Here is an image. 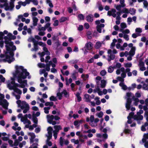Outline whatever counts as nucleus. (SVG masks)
<instances>
[{
  "instance_id": "nucleus-4",
  "label": "nucleus",
  "mask_w": 148,
  "mask_h": 148,
  "mask_svg": "<svg viewBox=\"0 0 148 148\" xmlns=\"http://www.w3.org/2000/svg\"><path fill=\"white\" fill-rule=\"evenodd\" d=\"M125 69L124 68H121L120 69H119L116 70V73L117 75L120 74L121 71L122 73L121 74V77H118L117 78L118 80L121 82L119 84L120 86L121 87L122 89L124 90H125L127 89V87L125 85L123 82L124 81V78H125L126 76V74L124 72Z\"/></svg>"
},
{
  "instance_id": "nucleus-59",
  "label": "nucleus",
  "mask_w": 148,
  "mask_h": 148,
  "mask_svg": "<svg viewBox=\"0 0 148 148\" xmlns=\"http://www.w3.org/2000/svg\"><path fill=\"white\" fill-rule=\"evenodd\" d=\"M61 72L63 75L68 76L69 74V72L68 71H66L64 73L63 71L61 70Z\"/></svg>"
},
{
  "instance_id": "nucleus-37",
  "label": "nucleus",
  "mask_w": 148,
  "mask_h": 148,
  "mask_svg": "<svg viewBox=\"0 0 148 148\" xmlns=\"http://www.w3.org/2000/svg\"><path fill=\"white\" fill-rule=\"evenodd\" d=\"M95 119H94V117L93 115H91L90 117V122L89 124L91 126H94V125L92 123V122L94 121Z\"/></svg>"
},
{
  "instance_id": "nucleus-35",
  "label": "nucleus",
  "mask_w": 148,
  "mask_h": 148,
  "mask_svg": "<svg viewBox=\"0 0 148 148\" xmlns=\"http://www.w3.org/2000/svg\"><path fill=\"white\" fill-rule=\"evenodd\" d=\"M101 87L102 88H104L106 84V81L104 79H102L101 81Z\"/></svg>"
},
{
  "instance_id": "nucleus-56",
  "label": "nucleus",
  "mask_w": 148,
  "mask_h": 148,
  "mask_svg": "<svg viewBox=\"0 0 148 148\" xmlns=\"http://www.w3.org/2000/svg\"><path fill=\"white\" fill-rule=\"evenodd\" d=\"M26 144V142L25 141H22L21 143H19V146L20 148H22L23 147V146L25 145Z\"/></svg>"
},
{
  "instance_id": "nucleus-3",
  "label": "nucleus",
  "mask_w": 148,
  "mask_h": 148,
  "mask_svg": "<svg viewBox=\"0 0 148 148\" xmlns=\"http://www.w3.org/2000/svg\"><path fill=\"white\" fill-rule=\"evenodd\" d=\"M131 98H132L134 101V104L137 106L138 103L139 101V99L137 98H136L134 95L131 92H127L126 93L125 99H126V103L125 105V107L127 110H130V105L131 103Z\"/></svg>"
},
{
  "instance_id": "nucleus-9",
  "label": "nucleus",
  "mask_w": 148,
  "mask_h": 148,
  "mask_svg": "<svg viewBox=\"0 0 148 148\" xmlns=\"http://www.w3.org/2000/svg\"><path fill=\"white\" fill-rule=\"evenodd\" d=\"M52 128L51 127H49L47 129L48 134L46 135L47 138L46 141V143L49 146H51L52 145V143L49 141V140L51 138L52 136Z\"/></svg>"
},
{
  "instance_id": "nucleus-49",
  "label": "nucleus",
  "mask_w": 148,
  "mask_h": 148,
  "mask_svg": "<svg viewBox=\"0 0 148 148\" xmlns=\"http://www.w3.org/2000/svg\"><path fill=\"white\" fill-rule=\"evenodd\" d=\"M46 2L47 3L49 6L51 8H53V5L52 3V1L50 0H47Z\"/></svg>"
},
{
  "instance_id": "nucleus-34",
  "label": "nucleus",
  "mask_w": 148,
  "mask_h": 148,
  "mask_svg": "<svg viewBox=\"0 0 148 148\" xmlns=\"http://www.w3.org/2000/svg\"><path fill=\"white\" fill-rule=\"evenodd\" d=\"M102 43L99 41L97 42L95 46V47L97 49H99L100 48L101 46Z\"/></svg>"
},
{
  "instance_id": "nucleus-44",
  "label": "nucleus",
  "mask_w": 148,
  "mask_h": 148,
  "mask_svg": "<svg viewBox=\"0 0 148 148\" xmlns=\"http://www.w3.org/2000/svg\"><path fill=\"white\" fill-rule=\"evenodd\" d=\"M115 7L117 10L118 11H120L121 8H123L125 7V5H117L116 6H115Z\"/></svg>"
},
{
  "instance_id": "nucleus-42",
  "label": "nucleus",
  "mask_w": 148,
  "mask_h": 148,
  "mask_svg": "<svg viewBox=\"0 0 148 148\" xmlns=\"http://www.w3.org/2000/svg\"><path fill=\"white\" fill-rule=\"evenodd\" d=\"M64 139L62 137H61L60 138L59 143L61 146L62 147L63 146L64 144Z\"/></svg>"
},
{
  "instance_id": "nucleus-7",
  "label": "nucleus",
  "mask_w": 148,
  "mask_h": 148,
  "mask_svg": "<svg viewBox=\"0 0 148 148\" xmlns=\"http://www.w3.org/2000/svg\"><path fill=\"white\" fill-rule=\"evenodd\" d=\"M18 107H20L21 109L23 110V112L25 114L29 110V105L24 101H21L20 100H18L16 101Z\"/></svg>"
},
{
  "instance_id": "nucleus-43",
  "label": "nucleus",
  "mask_w": 148,
  "mask_h": 148,
  "mask_svg": "<svg viewBox=\"0 0 148 148\" xmlns=\"http://www.w3.org/2000/svg\"><path fill=\"white\" fill-rule=\"evenodd\" d=\"M136 10L133 8H131L129 10V13L132 15H134L135 13Z\"/></svg>"
},
{
  "instance_id": "nucleus-15",
  "label": "nucleus",
  "mask_w": 148,
  "mask_h": 148,
  "mask_svg": "<svg viewBox=\"0 0 148 148\" xmlns=\"http://www.w3.org/2000/svg\"><path fill=\"white\" fill-rule=\"evenodd\" d=\"M81 133V132H80L78 131L76 132V135L78 136L79 142L83 143L84 142L85 139H87L88 138L87 135L82 134Z\"/></svg>"
},
{
  "instance_id": "nucleus-21",
  "label": "nucleus",
  "mask_w": 148,
  "mask_h": 148,
  "mask_svg": "<svg viewBox=\"0 0 148 148\" xmlns=\"http://www.w3.org/2000/svg\"><path fill=\"white\" fill-rule=\"evenodd\" d=\"M121 12L122 13H125L123 15L122 17L125 18L127 17V14L129 13V10L127 8H124L121 11Z\"/></svg>"
},
{
  "instance_id": "nucleus-14",
  "label": "nucleus",
  "mask_w": 148,
  "mask_h": 148,
  "mask_svg": "<svg viewBox=\"0 0 148 148\" xmlns=\"http://www.w3.org/2000/svg\"><path fill=\"white\" fill-rule=\"evenodd\" d=\"M17 87H15L13 89L14 92L12 93V95L15 97L17 100L19 99L21 97V95L22 94V91L19 89L17 88Z\"/></svg>"
},
{
  "instance_id": "nucleus-46",
  "label": "nucleus",
  "mask_w": 148,
  "mask_h": 148,
  "mask_svg": "<svg viewBox=\"0 0 148 148\" xmlns=\"http://www.w3.org/2000/svg\"><path fill=\"white\" fill-rule=\"evenodd\" d=\"M34 48H32L31 49V51H36L38 49V46L36 42L34 43Z\"/></svg>"
},
{
  "instance_id": "nucleus-17",
  "label": "nucleus",
  "mask_w": 148,
  "mask_h": 148,
  "mask_svg": "<svg viewBox=\"0 0 148 148\" xmlns=\"http://www.w3.org/2000/svg\"><path fill=\"white\" fill-rule=\"evenodd\" d=\"M18 118H21V121L23 122L24 124L26 123V122H29V120L27 119V114H25L24 116H23L22 114H19L18 115Z\"/></svg>"
},
{
  "instance_id": "nucleus-22",
  "label": "nucleus",
  "mask_w": 148,
  "mask_h": 148,
  "mask_svg": "<svg viewBox=\"0 0 148 148\" xmlns=\"http://www.w3.org/2000/svg\"><path fill=\"white\" fill-rule=\"evenodd\" d=\"M93 46V45L91 42H88L85 44L84 48H86L88 50H90L92 49Z\"/></svg>"
},
{
  "instance_id": "nucleus-64",
  "label": "nucleus",
  "mask_w": 148,
  "mask_h": 148,
  "mask_svg": "<svg viewBox=\"0 0 148 148\" xmlns=\"http://www.w3.org/2000/svg\"><path fill=\"white\" fill-rule=\"evenodd\" d=\"M37 143H34L30 146L29 148H37Z\"/></svg>"
},
{
  "instance_id": "nucleus-18",
  "label": "nucleus",
  "mask_w": 148,
  "mask_h": 148,
  "mask_svg": "<svg viewBox=\"0 0 148 148\" xmlns=\"http://www.w3.org/2000/svg\"><path fill=\"white\" fill-rule=\"evenodd\" d=\"M47 120L48 122L52 125H54L56 124V121H54V116L53 115L50 116L49 115H48L47 116Z\"/></svg>"
},
{
  "instance_id": "nucleus-52",
  "label": "nucleus",
  "mask_w": 148,
  "mask_h": 148,
  "mask_svg": "<svg viewBox=\"0 0 148 148\" xmlns=\"http://www.w3.org/2000/svg\"><path fill=\"white\" fill-rule=\"evenodd\" d=\"M32 120L36 124H37L38 123V119L33 115L32 117Z\"/></svg>"
},
{
  "instance_id": "nucleus-55",
  "label": "nucleus",
  "mask_w": 148,
  "mask_h": 148,
  "mask_svg": "<svg viewBox=\"0 0 148 148\" xmlns=\"http://www.w3.org/2000/svg\"><path fill=\"white\" fill-rule=\"evenodd\" d=\"M127 45H128V44L127 43H124L123 44V46H121V51L124 50L125 49L124 48L127 47Z\"/></svg>"
},
{
  "instance_id": "nucleus-33",
  "label": "nucleus",
  "mask_w": 148,
  "mask_h": 148,
  "mask_svg": "<svg viewBox=\"0 0 148 148\" xmlns=\"http://www.w3.org/2000/svg\"><path fill=\"white\" fill-rule=\"evenodd\" d=\"M145 62L146 64L147 65V71H145L144 72V75L145 76H147L148 75V59H146L145 60Z\"/></svg>"
},
{
  "instance_id": "nucleus-51",
  "label": "nucleus",
  "mask_w": 148,
  "mask_h": 148,
  "mask_svg": "<svg viewBox=\"0 0 148 148\" xmlns=\"http://www.w3.org/2000/svg\"><path fill=\"white\" fill-rule=\"evenodd\" d=\"M5 81V78L2 75H0V85L1 83L4 82Z\"/></svg>"
},
{
  "instance_id": "nucleus-12",
  "label": "nucleus",
  "mask_w": 148,
  "mask_h": 148,
  "mask_svg": "<svg viewBox=\"0 0 148 148\" xmlns=\"http://www.w3.org/2000/svg\"><path fill=\"white\" fill-rule=\"evenodd\" d=\"M57 60L56 58H54L53 59L52 61H50L48 63L46 64V70L49 71L50 70V66L51 65L53 67H55L56 66V64L57 63Z\"/></svg>"
},
{
  "instance_id": "nucleus-47",
  "label": "nucleus",
  "mask_w": 148,
  "mask_h": 148,
  "mask_svg": "<svg viewBox=\"0 0 148 148\" xmlns=\"http://www.w3.org/2000/svg\"><path fill=\"white\" fill-rule=\"evenodd\" d=\"M117 42V40L115 39L113 40V42L111 43L110 48L111 49H113L115 46V43Z\"/></svg>"
},
{
  "instance_id": "nucleus-32",
  "label": "nucleus",
  "mask_w": 148,
  "mask_h": 148,
  "mask_svg": "<svg viewBox=\"0 0 148 148\" xmlns=\"http://www.w3.org/2000/svg\"><path fill=\"white\" fill-rule=\"evenodd\" d=\"M101 79V77L99 76L97 77L96 78L95 81L96 82L97 86H99L100 81Z\"/></svg>"
},
{
  "instance_id": "nucleus-16",
  "label": "nucleus",
  "mask_w": 148,
  "mask_h": 148,
  "mask_svg": "<svg viewBox=\"0 0 148 148\" xmlns=\"http://www.w3.org/2000/svg\"><path fill=\"white\" fill-rule=\"evenodd\" d=\"M116 12V10L114 9H112L111 10L108 11V15L109 16H112L114 17H115L116 16V14L117 16H119L121 15V14L122 13L121 11L120 12H117L116 14L115 13Z\"/></svg>"
},
{
  "instance_id": "nucleus-45",
  "label": "nucleus",
  "mask_w": 148,
  "mask_h": 148,
  "mask_svg": "<svg viewBox=\"0 0 148 148\" xmlns=\"http://www.w3.org/2000/svg\"><path fill=\"white\" fill-rule=\"evenodd\" d=\"M80 93L79 92H77L76 95V96L77 97V100L79 102L80 101L82 100V98L80 96Z\"/></svg>"
},
{
  "instance_id": "nucleus-11",
  "label": "nucleus",
  "mask_w": 148,
  "mask_h": 148,
  "mask_svg": "<svg viewBox=\"0 0 148 148\" xmlns=\"http://www.w3.org/2000/svg\"><path fill=\"white\" fill-rule=\"evenodd\" d=\"M104 22V20L103 19H101L100 21L97 20L95 22L96 24L97 25V30L99 33H101L102 28H103L104 27V25L101 23H103Z\"/></svg>"
},
{
  "instance_id": "nucleus-24",
  "label": "nucleus",
  "mask_w": 148,
  "mask_h": 148,
  "mask_svg": "<svg viewBox=\"0 0 148 148\" xmlns=\"http://www.w3.org/2000/svg\"><path fill=\"white\" fill-rule=\"evenodd\" d=\"M136 49V47L134 46V47L131 48L130 51L129 52V54L131 56H134L135 53V51Z\"/></svg>"
},
{
  "instance_id": "nucleus-31",
  "label": "nucleus",
  "mask_w": 148,
  "mask_h": 148,
  "mask_svg": "<svg viewBox=\"0 0 148 148\" xmlns=\"http://www.w3.org/2000/svg\"><path fill=\"white\" fill-rule=\"evenodd\" d=\"M85 101L87 102H90V97L89 95L86 94L84 95Z\"/></svg>"
},
{
  "instance_id": "nucleus-53",
  "label": "nucleus",
  "mask_w": 148,
  "mask_h": 148,
  "mask_svg": "<svg viewBox=\"0 0 148 148\" xmlns=\"http://www.w3.org/2000/svg\"><path fill=\"white\" fill-rule=\"evenodd\" d=\"M38 66L40 68H45L46 67V65L44 63H39L38 64Z\"/></svg>"
},
{
  "instance_id": "nucleus-23",
  "label": "nucleus",
  "mask_w": 148,
  "mask_h": 148,
  "mask_svg": "<svg viewBox=\"0 0 148 148\" xmlns=\"http://www.w3.org/2000/svg\"><path fill=\"white\" fill-rule=\"evenodd\" d=\"M18 124L17 123L15 122L14 123V126L12 127V129L14 130L20 131L21 130V127H18Z\"/></svg>"
},
{
  "instance_id": "nucleus-39",
  "label": "nucleus",
  "mask_w": 148,
  "mask_h": 148,
  "mask_svg": "<svg viewBox=\"0 0 148 148\" xmlns=\"http://www.w3.org/2000/svg\"><path fill=\"white\" fill-rule=\"evenodd\" d=\"M128 126L127 123L125 124V127L124 130V132L126 133H129L130 132V130L128 129Z\"/></svg>"
},
{
  "instance_id": "nucleus-10",
  "label": "nucleus",
  "mask_w": 148,
  "mask_h": 148,
  "mask_svg": "<svg viewBox=\"0 0 148 148\" xmlns=\"http://www.w3.org/2000/svg\"><path fill=\"white\" fill-rule=\"evenodd\" d=\"M117 53V51L116 49H114L112 51L111 49H109L108 51V58L107 60L108 62L111 60H113L115 58L114 54Z\"/></svg>"
},
{
  "instance_id": "nucleus-2",
  "label": "nucleus",
  "mask_w": 148,
  "mask_h": 148,
  "mask_svg": "<svg viewBox=\"0 0 148 148\" xmlns=\"http://www.w3.org/2000/svg\"><path fill=\"white\" fill-rule=\"evenodd\" d=\"M15 38V36H13L12 34L10 33L8 34L7 36L4 37L7 52L5 55L2 54L0 55L1 58H3V61L10 63L14 60L15 59L13 57L14 54V51L16 50V47L13 45V42L11 40L12 39H14Z\"/></svg>"
},
{
  "instance_id": "nucleus-28",
  "label": "nucleus",
  "mask_w": 148,
  "mask_h": 148,
  "mask_svg": "<svg viewBox=\"0 0 148 148\" xmlns=\"http://www.w3.org/2000/svg\"><path fill=\"white\" fill-rule=\"evenodd\" d=\"M54 128L55 129V130L53 132L55 131L56 132L58 133L59 131L62 129V128L61 126L60 125H56L54 126Z\"/></svg>"
},
{
  "instance_id": "nucleus-6",
  "label": "nucleus",
  "mask_w": 148,
  "mask_h": 148,
  "mask_svg": "<svg viewBox=\"0 0 148 148\" xmlns=\"http://www.w3.org/2000/svg\"><path fill=\"white\" fill-rule=\"evenodd\" d=\"M134 113L133 112H131L130 113L129 115L127 116V119H128L127 122L128 123L130 124L132 122L131 119L133 118L134 119L136 120L137 123L140 124L141 121L143 119V116L141 115H140L136 114L134 115Z\"/></svg>"
},
{
  "instance_id": "nucleus-27",
  "label": "nucleus",
  "mask_w": 148,
  "mask_h": 148,
  "mask_svg": "<svg viewBox=\"0 0 148 148\" xmlns=\"http://www.w3.org/2000/svg\"><path fill=\"white\" fill-rule=\"evenodd\" d=\"M146 129L148 130V122L145 123L141 128V130L143 132L145 131Z\"/></svg>"
},
{
  "instance_id": "nucleus-54",
  "label": "nucleus",
  "mask_w": 148,
  "mask_h": 148,
  "mask_svg": "<svg viewBox=\"0 0 148 148\" xmlns=\"http://www.w3.org/2000/svg\"><path fill=\"white\" fill-rule=\"evenodd\" d=\"M50 109V108L49 107H45L44 108L45 113L47 114L49 113V110Z\"/></svg>"
},
{
  "instance_id": "nucleus-20",
  "label": "nucleus",
  "mask_w": 148,
  "mask_h": 148,
  "mask_svg": "<svg viewBox=\"0 0 148 148\" xmlns=\"http://www.w3.org/2000/svg\"><path fill=\"white\" fill-rule=\"evenodd\" d=\"M138 66L139 67L140 70L141 71H143L145 70L146 69V67L145 66L144 62L142 60H140L139 61Z\"/></svg>"
},
{
  "instance_id": "nucleus-38",
  "label": "nucleus",
  "mask_w": 148,
  "mask_h": 148,
  "mask_svg": "<svg viewBox=\"0 0 148 148\" xmlns=\"http://www.w3.org/2000/svg\"><path fill=\"white\" fill-rule=\"evenodd\" d=\"M99 120L97 118L95 119L94 121L92 122V123L94 125L93 126H91L92 127H96L97 125V123L99 121Z\"/></svg>"
},
{
  "instance_id": "nucleus-61",
  "label": "nucleus",
  "mask_w": 148,
  "mask_h": 148,
  "mask_svg": "<svg viewBox=\"0 0 148 148\" xmlns=\"http://www.w3.org/2000/svg\"><path fill=\"white\" fill-rule=\"evenodd\" d=\"M106 71L104 70H102L100 72V75L102 76H104L106 74Z\"/></svg>"
},
{
  "instance_id": "nucleus-1",
  "label": "nucleus",
  "mask_w": 148,
  "mask_h": 148,
  "mask_svg": "<svg viewBox=\"0 0 148 148\" xmlns=\"http://www.w3.org/2000/svg\"><path fill=\"white\" fill-rule=\"evenodd\" d=\"M15 70L12 73L13 77H11V81L8 80L6 82L7 87L10 90H13L15 87L23 88L27 86V81L24 79L27 77L30 79L31 77L29 73L23 66L16 65Z\"/></svg>"
},
{
  "instance_id": "nucleus-40",
  "label": "nucleus",
  "mask_w": 148,
  "mask_h": 148,
  "mask_svg": "<svg viewBox=\"0 0 148 148\" xmlns=\"http://www.w3.org/2000/svg\"><path fill=\"white\" fill-rule=\"evenodd\" d=\"M38 29L39 31H45L46 30V28L45 27H41V25H39L38 27Z\"/></svg>"
},
{
  "instance_id": "nucleus-29",
  "label": "nucleus",
  "mask_w": 148,
  "mask_h": 148,
  "mask_svg": "<svg viewBox=\"0 0 148 148\" xmlns=\"http://www.w3.org/2000/svg\"><path fill=\"white\" fill-rule=\"evenodd\" d=\"M93 16L92 14H90L86 17V20L88 22H91L93 19Z\"/></svg>"
},
{
  "instance_id": "nucleus-60",
  "label": "nucleus",
  "mask_w": 148,
  "mask_h": 148,
  "mask_svg": "<svg viewBox=\"0 0 148 148\" xmlns=\"http://www.w3.org/2000/svg\"><path fill=\"white\" fill-rule=\"evenodd\" d=\"M97 116L100 118H101L103 115V113L101 111L97 114Z\"/></svg>"
},
{
  "instance_id": "nucleus-50",
  "label": "nucleus",
  "mask_w": 148,
  "mask_h": 148,
  "mask_svg": "<svg viewBox=\"0 0 148 148\" xmlns=\"http://www.w3.org/2000/svg\"><path fill=\"white\" fill-rule=\"evenodd\" d=\"M120 31L122 32L123 34H128L130 33V30L128 29H126L124 31H123V29H120Z\"/></svg>"
},
{
  "instance_id": "nucleus-13",
  "label": "nucleus",
  "mask_w": 148,
  "mask_h": 148,
  "mask_svg": "<svg viewBox=\"0 0 148 148\" xmlns=\"http://www.w3.org/2000/svg\"><path fill=\"white\" fill-rule=\"evenodd\" d=\"M96 136L97 138V141L100 143L102 141H105L107 138L108 135L106 133L103 134H97Z\"/></svg>"
},
{
  "instance_id": "nucleus-41",
  "label": "nucleus",
  "mask_w": 148,
  "mask_h": 148,
  "mask_svg": "<svg viewBox=\"0 0 148 148\" xmlns=\"http://www.w3.org/2000/svg\"><path fill=\"white\" fill-rule=\"evenodd\" d=\"M99 86H97L96 88V90L97 92H98V95H103V92L102 91H100V88L99 87Z\"/></svg>"
},
{
  "instance_id": "nucleus-62",
  "label": "nucleus",
  "mask_w": 148,
  "mask_h": 148,
  "mask_svg": "<svg viewBox=\"0 0 148 148\" xmlns=\"http://www.w3.org/2000/svg\"><path fill=\"white\" fill-rule=\"evenodd\" d=\"M28 40L30 42H32L34 43L36 42L35 40L33 37H31L29 38H28Z\"/></svg>"
},
{
  "instance_id": "nucleus-63",
  "label": "nucleus",
  "mask_w": 148,
  "mask_h": 148,
  "mask_svg": "<svg viewBox=\"0 0 148 148\" xmlns=\"http://www.w3.org/2000/svg\"><path fill=\"white\" fill-rule=\"evenodd\" d=\"M144 117L146 118V120L148 122V112L146 111L145 112Z\"/></svg>"
},
{
  "instance_id": "nucleus-19",
  "label": "nucleus",
  "mask_w": 148,
  "mask_h": 148,
  "mask_svg": "<svg viewBox=\"0 0 148 148\" xmlns=\"http://www.w3.org/2000/svg\"><path fill=\"white\" fill-rule=\"evenodd\" d=\"M148 139V133L145 134L144 135V137L142 140V141L144 143V146L145 148H148V140L147 139Z\"/></svg>"
},
{
  "instance_id": "nucleus-36",
  "label": "nucleus",
  "mask_w": 148,
  "mask_h": 148,
  "mask_svg": "<svg viewBox=\"0 0 148 148\" xmlns=\"http://www.w3.org/2000/svg\"><path fill=\"white\" fill-rule=\"evenodd\" d=\"M100 98L97 97H96L94 100L96 101V104L97 105H99L101 103V101L99 100Z\"/></svg>"
},
{
  "instance_id": "nucleus-26",
  "label": "nucleus",
  "mask_w": 148,
  "mask_h": 148,
  "mask_svg": "<svg viewBox=\"0 0 148 148\" xmlns=\"http://www.w3.org/2000/svg\"><path fill=\"white\" fill-rule=\"evenodd\" d=\"M31 124V123L29 121V122H26L25 124V127L26 128H28L29 130H32L34 129L32 125H30Z\"/></svg>"
},
{
  "instance_id": "nucleus-30",
  "label": "nucleus",
  "mask_w": 148,
  "mask_h": 148,
  "mask_svg": "<svg viewBox=\"0 0 148 148\" xmlns=\"http://www.w3.org/2000/svg\"><path fill=\"white\" fill-rule=\"evenodd\" d=\"M28 135L31 137L30 138L31 142H33V140L35 137V134L32 132H29L28 133Z\"/></svg>"
},
{
  "instance_id": "nucleus-5",
  "label": "nucleus",
  "mask_w": 148,
  "mask_h": 148,
  "mask_svg": "<svg viewBox=\"0 0 148 148\" xmlns=\"http://www.w3.org/2000/svg\"><path fill=\"white\" fill-rule=\"evenodd\" d=\"M9 5L7 0H0V8L5 7L6 10L12 11L14 7V2L15 0H10Z\"/></svg>"
},
{
  "instance_id": "nucleus-48",
  "label": "nucleus",
  "mask_w": 148,
  "mask_h": 148,
  "mask_svg": "<svg viewBox=\"0 0 148 148\" xmlns=\"http://www.w3.org/2000/svg\"><path fill=\"white\" fill-rule=\"evenodd\" d=\"M142 29L140 28H137L135 29V32L136 33H139L140 35V33L142 32Z\"/></svg>"
},
{
  "instance_id": "nucleus-25",
  "label": "nucleus",
  "mask_w": 148,
  "mask_h": 148,
  "mask_svg": "<svg viewBox=\"0 0 148 148\" xmlns=\"http://www.w3.org/2000/svg\"><path fill=\"white\" fill-rule=\"evenodd\" d=\"M33 20V25L34 26H35L37 25V23L38 21V18L35 16H34L32 17Z\"/></svg>"
},
{
  "instance_id": "nucleus-58",
  "label": "nucleus",
  "mask_w": 148,
  "mask_h": 148,
  "mask_svg": "<svg viewBox=\"0 0 148 148\" xmlns=\"http://www.w3.org/2000/svg\"><path fill=\"white\" fill-rule=\"evenodd\" d=\"M142 88L144 90H148V86L146 84H144L142 86Z\"/></svg>"
},
{
  "instance_id": "nucleus-57",
  "label": "nucleus",
  "mask_w": 148,
  "mask_h": 148,
  "mask_svg": "<svg viewBox=\"0 0 148 148\" xmlns=\"http://www.w3.org/2000/svg\"><path fill=\"white\" fill-rule=\"evenodd\" d=\"M114 68L111 66H110L108 69V72L110 73H111L113 71Z\"/></svg>"
},
{
  "instance_id": "nucleus-8",
  "label": "nucleus",
  "mask_w": 148,
  "mask_h": 148,
  "mask_svg": "<svg viewBox=\"0 0 148 148\" xmlns=\"http://www.w3.org/2000/svg\"><path fill=\"white\" fill-rule=\"evenodd\" d=\"M38 44L40 46H41L43 47V50L44 52L41 53H39L38 54L40 55V60L42 62H44V58H43V56L45 54L46 55H50V53L49 51L47 48L46 47V45L44 43L42 42H40L38 43Z\"/></svg>"
}]
</instances>
